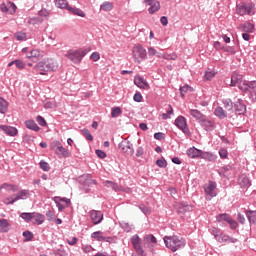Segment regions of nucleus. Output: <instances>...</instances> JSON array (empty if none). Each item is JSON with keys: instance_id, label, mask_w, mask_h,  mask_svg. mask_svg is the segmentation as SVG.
<instances>
[{"instance_id": "f257e3e1", "label": "nucleus", "mask_w": 256, "mask_h": 256, "mask_svg": "<svg viewBox=\"0 0 256 256\" xmlns=\"http://www.w3.org/2000/svg\"><path fill=\"white\" fill-rule=\"evenodd\" d=\"M59 69V63L53 58H44L34 65V71L39 75H47Z\"/></svg>"}, {"instance_id": "f03ea898", "label": "nucleus", "mask_w": 256, "mask_h": 256, "mask_svg": "<svg viewBox=\"0 0 256 256\" xmlns=\"http://www.w3.org/2000/svg\"><path fill=\"white\" fill-rule=\"evenodd\" d=\"M163 239L167 249H170L173 253L179 251V249L185 248V239L179 236H165Z\"/></svg>"}, {"instance_id": "7ed1b4c3", "label": "nucleus", "mask_w": 256, "mask_h": 256, "mask_svg": "<svg viewBox=\"0 0 256 256\" xmlns=\"http://www.w3.org/2000/svg\"><path fill=\"white\" fill-rule=\"evenodd\" d=\"M89 53V50L87 49H77V50H69L65 57L69 59L72 63H75V65H79L81 61H83V57Z\"/></svg>"}, {"instance_id": "20e7f679", "label": "nucleus", "mask_w": 256, "mask_h": 256, "mask_svg": "<svg viewBox=\"0 0 256 256\" xmlns=\"http://www.w3.org/2000/svg\"><path fill=\"white\" fill-rule=\"evenodd\" d=\"M133 57L135 63H141L147 59V50L141 44H136L133 48Z\"/></svg>"}, {"instance_id": "39448f33", "label": "nucleus", "mask_w": 256, "mask_h": 256, "mask_svg": "<svg viewBox=\"0 0 256 256\" xmlns=\"http://www.w3.org/2000/svg\"><path fill=\"white\" fill-rule=\"evenodd\" d=\"M130 241H131L132 246L134 247L137 255L147 256V254H145V250L143 249L142 240H141V237H139V235H137V234L133 235L130 238Z\"/></svg>"}, {"instance_id": "423d86ee", "label": "nucleus", "mask_w": 256, "mask_h": 256, "mask_svg": "<svg viewBox=\"0 0 256 256\" xmlns=\"http://www.w3.org/2000/svg\"><path fill=\"white\" fill-rule=\"evenodd\" d=\"M174 125H176L184 135H187V137L191 135V130H189V126H187V118L184 116H178L174 121Z\"/></svg>"}, {"instance_id": "0eeeda50", "label": "nucleus", "mask_w": 256, "mask_h": 256, "mask_svg": "<svg viewBox=\"0 0 256 256\" xmlns=\"http://www.w3.org/2000/svg\"><path fill=\"white\" fill-rule=\"evenodd\" d=\"M54 151L56 155L59 157V159H67L68 157H71V152L65 147H63V144H61L59 140L55 141Z\"/></svg>"}, {"instance_id": "6e6552de", "label": "nucleus", "mask_w": 256, "mask_h": 256, "mask_svg": "<svg viewBox=\"0 0 256 256\" xmlns=\"http://www.w3.org/2000/svg\"><path fill=\"white\" fill-rule=\"evenodd\" d=\"M119 149H121L122 153H127V155L133 156L135 155V149H133V143L123 140L118 144Z\"/></svg>"}, {"instance_id": "1a4fd4ad", "label": "nucleus", "mask_w": 256, "mask_h": 256, "mask_svg": "<svg viewBox=\"0 0 256 256\" xmlns=\"http://www.w3.org/2000/svg\"><path fill=\"white\" fill-rule=\"evenodd\" d=\"M217 182L210 181L208 186L204 188L205 194L207 195L206 199L211 201L213 197H217Z\"/></svg>"}, {"instance_id": "9d476101", "label": "nucleus", "mask_w": 256, "mask_h": 256, "mask_svg": "<svg viewBox=\"0 0 256 256\" xmlns=\"http://www.w3.org/2000/svg\"><path fill=\"white\" fill-rule=\"evenodd\" d=\"M234 110L236 115H245L247 113V105L243 99L238 98L237 101L234 102Z\"/></svg>"}, {"instance_id": "9b49d317", "label": "nucleus", "mask_w": 256, "mask_h": 256, "mask_svg": "<svg viewBox=\"0 0 256 256\" xmlns=\"http://www.w3.org/2000/svg\"><path fill=\"white\" fill-rule=\"evenodd\" d=\"M143 3L150 6L148 9L149 15H155L161 9V3L157 0H143Z\"/></svg>"}, {"instance_id": "f8f14e48", "label": "nucleus", "mask_w": 256, "mask_h": 256, "mask_svg": "<svg viewBox=\"0 0 256 256\" xmlns=\"http://www.w3.org/2000/svg\"><path fill=\"white\" fill-rule=\"evenodd\" d=\"M89 215L93 225H99L103 221V212L99 210H91Z\"/></svg>"}, {"instance_id": "ddd939ff", "label": "nucleus", "mask_w": 256, "mask_h": 256, "mask_svg": "<svg viewBox=\"0 0 256 256\" xmlns=\"http://www.w3.org/2000/svg\"><path fill=\"white\" fill-rule=\"evenodd\" d=\"M201 127L207 132H211L215 129V122L209 120L207 116L199 123Z\"/></svg>"}, {"instance_id": "4468645a", "label": "nucleus", "mask_w": 256, "mask_h": 256, "mask_svg": "<svg viewBox=\"0 0 256 256\" xmlns=\"http://www.w3.org/2000/svg\"><path fill=\"white\" fill-rule=\"evenodd\" d=\"M0 129L6 134L9 135L10 137H15L17 135L18 130L17 128L13 126H8V125H0Z\"/></svg>"}, {"instance_id": "2eb2a0df", "label": "nucleus", "mask_w": 256, "mask_h": 256, "mask_svg": "<svg viewBox=\"0 0 256 256\" xmlns=\"http://www.w3.org/2000/svg\"><path fill=\"white\" fill-rule=\"evenodd\" d=\"M27 59H31V61H37V59H41L43 54L39 49H32L30 52L26 54Z\"/></svg>"}, {"instance_id": "dca6fc26", "label": "nucleus", "mask_w": 256, "mask_h": 256, "mask_svg": "<svg viewBox=\"0 0 256 256\" xmlns=\"http://www.w3.org/2000/svg\"><path fill=\"white\" fill-rule=\"evenodd\" d=\"M134 83L140 89H150V86H149V83L147 82V80H145V78H143L141 76L135 78Z\"/></svg>"}, {"instance_id": "f3484780", "label": "nucleus", "mask_w": 256, "mask_h": 256, "mask_svg": "<svg viewBox=\"0 0 256 256\" xmlns=\"http://www.w3.org/2000/svg\"><path fill=\"white\" fill-rule=\"evenodd\" d=\"M201 152L202 150H199L193 146L189 148L186 153L190 159H199L201 158Z\"/></svg>"}, {"instance_id": "a211bd4d", "label": "nucleus", "mask_w": 256, "mask_h": 256, "mask_svg": "<svg viewBox=\"0 0 256 256\" xmlns=\"http://www.w3.org/2000/svg\"><path fill=\"white\" fill-rule=\"evenodd\" d=\"M25 126L30 131H35V133H39L41 131V128L39 127V125H37V122H35V120H26Z\"/></svg>"}, {"instance_id": "6ab92c4d", "label": "nucleus", "mask_w": 256, "mask_h": 256, "mask_svg": "<svg viewBox=\"0 0 256 256\" xmlns=\"http://www.w3.org/2000/svg\"><path fill=\"white\" fill-rule=\"evenodd\" d=\"M10 229L11 224H9V220L0 218V233H9Z\"/></svg>"}, {"instance_id": "aec40b11", "label": "nucleus", "mask_w": 256, "mask_h": 256, "mask_svg": "<svg viewBox=\"0 0 256 256\" xmlns=\"http://www.w3.org/2000/svg\"><path fill=\"white\" fill-rule=\"evenodd\" d=\"M253 9V6L251 4L242 5L238 8L239 15H251V10Z\"/></svg>"}, {"instance_id": "412c9836", "label": "nucleus", "mask_w": 256, "mask_h": 256, "mask_svg": "<svg viewBox=\"0 0 256 256\" xmlns=\"http://www.w3.org/2000/svg\"><path fill=\"white\" fill-rule=\"evenodd\" d=\"M239 185L241 189H249L251 187V180L245 175L240 176Z\"/></svg>"}, {"instance_id": "4be33fe9", "label": "nucleus", "mask_w": 256, "mask_h": 256, "mask_svg": "<svg viewBox=\"0 0 256 256\" xmlns=\"http://www.w3.org/2000/svg\"><path fill=\"white\" fill-rule=\"evenodd\" d=\"M250 225H256V210H245Z\"/></svg>"}, {"instance_id": "5701e85b", "label": "nucleus", "mask_w": 256, "mask_h": 256, "mask_svg": "<svg viewBox=\"0 0 256 256\" xmlns=\"http://www.w3.org/2000/svg\"><path fill=\"white\" fill-rule=\"evenodd\" d=\"M190 115L200 123L206 116L197 109H190Z\"/></svg>"}, {"instance_id": "b1692460", "label": "nucleus", "mask_w": 256, "mask_h": 256, "mask_svg": "<svg viewBox=\"0 0 256 256\" xmlns=\"http://www.w3.org/2000/svg\"><path fill=\"white\" fill-rule=\"evenodd\" d=\"M214 115H215V117H218V119H226L227 111H225V109H223V107L218 106L214 109Z\"/></svg>"}, {"instance_id": "393cba45", "label": "nucleus", "mask_w": 256, "mask_h": 256, "mask_svg": "<svg viewBox=\"0 0 256 256\" xmlns=\"http://www.w3.org/2000/svg\"><path fill=\"white\" fill-rule=\"evenodd\" d=\"M31 194L29 193V190H21L17 194H14L15 201H20V199L25 200L29 199V196Z\"/></svg>"}, {"instance_id": "a878e982", "label": "nucleus", "mask_w": 256, "mask_h": 256, "mask_svg": "<svg viewBox=\"0 0 256 256\" xmlns=\"http://www.w3.org/2000/svg\"><path fill=\"white\" fill-rule=\"evenodd\" d=\"M200 159H205V161H215L217 159V155H214L211 152H205L202 150L200 154Z\"/></svg>"}, {"instance_id": "bb28decb", "label": "nucleus", "mask_w": 256, "mask_h": 256, "mask_svg": "<svg viewBox=\"0 0 256 256\" xmlns=\"http://www.w3.org/2000/svg\"><path fill=\"white\" fill-rule=\"evenodd\" d=\"M33 220L34 225H43L45 223V215L34 212Z\"/></svg>"}, {"instance_id": "cd10ccee", "label": "nucleus", "mask_w": 256, "mask_h": 256, "mask_svg": "<svg viewBox=\"0 0 256 256\" xmlns=\"http://www.w3.org/2000/svg\"><path fill=\"white\" fill-rule=\"evenodd\" d=\"M210 233H211V235L214 236L216 241L221 243V239H223V234L221 233L220 229L213 227L212 229H210Z\"/></svg>"}, {"instance_id": "c85d7f7f", "label": "nucleus", "mask_w": 256, "mask_h": 256, "mask_svg": "<svg viewBox=\"0 0 256 256\" xmlns=\"http://www.w3.org/2000/svg\"><path fill=\"white\" fill-rule=\"evenodd\" d=\"M241 27L244 33H253L255 31V25H253L251 22H245L241 25Z\"/></svg>"}, {"instance_id": "c756f323", "label": "nucleus", "mask_w": 256, "mask_h": 256, "mask_svg": "<svg viewBox=\"0 0 256 256\" xmlns=\"http://www.w3.org/2000/svg\"><path fill=\"white\" fill-rule=\"evenodd\" d=\"M7 109H9V102H7L3 97H0V113L5 115L7 113Z\"/></svg>"}, {"instance_id": "7c9ffc66", "label": "nucleus", "mask_w": 256, "mask_h": 256, "mask_svg": "<svg viewBox=\"0 0 256 256\" xmlns=\"http://www.w3.org/2000/svg\"><path fill=\"white\" fill-rule=\"evenodd\" d=\"M241 78H239V76L237 74H232L231 79L229 80V78H227L226 84L229 83L230 87H237V84L239 83Z\"/></svg>"}, {"instance_id": "2f4dec72", "label": "nucleus", "mask_w": 256, "mask_h": 256, "mask_svg": "<svg viewBox=\"0 0 256 256\" xmlns=\"http://www.w3.org/2000/svg\"><path fill=\"white\" fill-rule=\"evenodd\" d=\"M67 10L69 11V13H72V15H77L78 17H85V12L77 7H68Z\"/></svg>"}, {"instance_id": "473e14b6", "label": "nucleus", "mask_w": 256, "mask_h": 256, "mask_svg": "<svg viewBox=\"0 0 256 256\" xmlns=\"http://www.w3.org/2000/svg\"><path fill=\"white\" fill-rule=\"evenodd\" d=\"M21 219L25 221V223H30L33 217H35L34 212H23L20 214Z\"/></svg>"}, {"instance_id": "72a5a7b5", "label": "nucleus", "mask_w": 256, "mask_h": 256, "mask_svg": "<svg viewBox=\"0 0 256 256\" xmlns=\"http://www.w3.org/2000/svg\"><path fill=\"white\" fill-rule=\"evenodd\" d=\"M43 23V18L41 17H29L27 20V25H41Z\"/></svg>"}, {"instance_id": "f704fd0d", "label": "nucleus", "mask_w": 256, "mask_h": 256, "mask_svg": "<svg viewBox=\"0 0 256 256\" xmlns=\"http://www.w3.org/2000/svg\"><path fill=\"white\" fill-rule=\"evenodd\" d=\"M54 3L58 9H67L69 7L67 0H55Z\"/></svg>"}, {"instance_id": "c9c22d12", "label": "nucleus", "mask_w": 256, "mask_h": 256, "mask_svg": "<svg viewBox=\"0 0 256 256\" xmlns=\"http://www.w3.org/2000/svg\"><path fill=\"white\" fill-rule=\"evenodd\" d=\"M222 103H223L224 107L227 109V111L233 112L235 103H233V101L231 99H229V98L224 99L222 101Z\"/></svg>"}, {"instance_id": "e433bc0d", "label": "nucleus", "mask_w": 256, "mask_h": 256, "mask_svg": "<svg viewBox=\"0 0 256 256\" xmlns=\"http://www.w3.org/2000/svg\"><path fill=\"white\" fill-rule=\"evenodd\" d=\"M230 219H231V216L227 213L219 214L216 217V221H218V223H223V221H226V223H229Z\"/></svg>"}, {"instance_id": "4c0bfd02", "label": "nucleus", "mask_w": 256, "mask_h": 256, "mask_svg": "<svg viewBox=\"0 0 256 256\" xmlns=\"http://www.w3.org/2000/svg\"><path fill=\"white\" fill-rule=\"evenodd\" d=\"M144 241H146V243H152V245H157V238L153 234H146Z\"/></svg>"}, {"instance_id": "58836bf2", "label": "nucleus", "mask_w": 256, "mask_h": 256, "mask_svg": "<svg viewBox=\"0 0 256 256\" xmlns=\"http://www.w3.org/2000/svg\"><path fill=\"white\" fill-rule=\"evenodd\" d=\"M101 11H112L113 10V3L106 1L100 5Z\"/></svg>"}, {"instance_id": "ea45409f", "label": "nucleus", "mask_w": 256, "mask_h": 256, "mask_svg": "<svg viewBox=\"0 0 256 256\" xmlns=\"http://www.w3.org/2000/svg\"><path fill=\"white\" fill-rule=\"evenodd\" d=\"M237 240L236 238H232L228 235H223L221 240H220V243H237Z\"/></svg>"}, {"instance_id": "a19ab883", "label": "nucleus", "mask_w": 256, "mask_h": 256, "mask_svg": "<svg viewBox=\"0 0 256 256\" xmlns=\"http://www.w3.org/2000/svg\"><path fill=\"white\" fill-rule=\"evenodd\" d=\"M120 227L121 229H123V231H126V233H131V231L133 230V225H130L127 222H121Z\"/></svg>"}, {"instance_id": "79ce46f5", "label": "nucleus", "mask_w": 256, "mask_h": 256, "mask_svg": "<svg viewBox=\"0 0 256 256\" xmlns=\"http://www.w3.org/2000/svg\"><path fill=\"white\" fill-rule=\"evenodd\" d=\"M14 37L17 39V41H27V33L25 32H16Z\"/></svg>"}, {"instance_id": "37998d69", "label": "nucleus", "mask_w": 256, "mask_h": 256, "mask_svg": "<svg viewBox=\"0 0 256 256\" xmlns=\"http://www.w3.org/2000/svg\"><path fill=\"white\" fill-rule=\"evenodd\" d=\"M104 185H105V187H111V189H113L114 191L119 190V185L116 184L115 182L106 180V181H104Z\"/></svg>"}, {"instance_id": "c03bdc74", "label": "nucleus", "mask_w": 256, "mask_h": 256, "mask_svg": "<svg viewBox=\"0 0 256 256\" xmlns=\"http://www.w3.org/2000/svg\"><path fill=\"white\" fill-rule=\"evenodd\" d=\"M216 73L213 70H207L204 74V81H211L215 77Z\"/></svg>"}, {"instance_id": "a18cd8bd", "label": "nucleus", "mask_w": 256, "mask_h": 256, "mask_svg": "<svg viewBox=\"0 0 256 256\" xmlns=\"http://www.w3.org/2000/svg\"><path fill=\"white\" fill-rule=\"evenodd\" d=\"M92 239H96V241H103V232L96 231L91 234Z\"/></svg>"}, {"instance_id": "49530a36", "label": "nucleus", "mask_w": 256, "mask_h": 256, "mask_svg": "<svg viewBox=\"0 0 256 256\" xmlns=\"http://www.w3.org/2000/svg\"><path fill=\"white\" fill-rule=\"evenodd\" d=\"M121 113H122L121 108L113 107L111 110V117L117 118V117H119V115H121Z\"/></svg>"}, {"instance_id": "de8ad7c7", "label": "nucleus", "mask_w": 256, "mask_h": 256, "mask_svg": "<svg viewBox=\"0 0 256 256\" xmlns=\"http://www.w3.org/2000/svg\"><path fill=\"white\" fill-rule=\"evenodd\" d=\"M39 165L42 171H51V166L49 165V163L45 162L44 160H41Z\"/></svg>"}, {"instance_id": "09e8293b", "label": "nucleus", "mask_w": 256, "mask_h": 256, "mask_svg": "<svg viewBox=\"0 0 256 256\" xmlns=\"http://www.w3.org/2000/svg\"><path fill=\"white\" fill-rule=\"evenodd\" d=\"M46 217L48 221H53L55 219V210L48 209L46 211Z\"/></svg>"}, {"instance_id": "8fccbe9b", "label": "nucleus", "mask_w": 256, "mask_h": 256, "mask_svg": "<svg viewBox=\"0 0 256 256\" xmlns=\"http://www.w3.org/2000/svg\"><path fill=\"white\" fill-rule=\"evenodd\" d=\"M51 15V12L45 8H42L40 11H38V17H49Z\"/></svg>"}, {"instance_id": "3c124183", "label": "nucleus", "mask_w": 256, "mask_h": 256, "mask_svg": "<svg viewBox=\"0 0 256 256\" xmlns=\"http://www.w3.org/2000/svg\"><path fill=\"white\" fill-rule=\"evenodd\" d=\"M156 165H157V167H160L161 169H165V167H167V160H165V158L158 159L156 161Z\"/></svg>"}, {"instance_id": "603ef678", "label": "nucleus", "mask_w": 256, "mask_h": 256, "mask_svg": "<svg viewBox=\"0 0 256 256\" xmlns=\"http://www.w3.org/2000/svg\"><path fill=\"white\" fill-rule=\"evenodd\" d=\"M82 134L84 135L85 139H87V141H93V135H91V132H89L88 129H82Z\"/></svg>"}, {"instance_id": "864d4df0", "label": "nucleus", "mask_w": 256, "mask_h": 256, "mask_svg": "<svg viewBox=\"0 0 256 256\" xmlns=\"http://www.w3.org/2000/svg\"><path fill=\"white\" fill-rule=\"evenodd\" d=\"M36 121L38 125H40V127H47V121L45 120V118H43V116H37Z\"/></svg>"}, {"instance_id": "5fc2aeb1", "label": "nucleus", "mask_w": 256, "mask_h": 256, "mask_svg": "<svg viewBox=\"0 0 256 256\" xmlns=\"http://www.w3.org/2000/svg\"><path fill=\"white\" fill-rule=\"evenodd\" d=\"M218 153L221 159H227L229 156V152L225 148H221Z\"/></svg>"}, {"instance_id": "6e6d98bb", "label": "nucleus", "mask_w": 256, "mask_h": 256, "mask_svg": "<svg viewBox=\"0 0 256 256\" xmlns=\"http://www.w3.org/2000/svg\"><path fill=\"white\" fill-rule=\"evenodd\" d=\"M23 237L25 238L24 241H31L33 239V233L31 231H24L23 232Z\"/></svg>"}, {"instance_id": "4d7b16f0", "label": "nucleus", "mask_w": 256, "mask_h": 256, "mask_svg": "<svg viewBox=\"0 0 256 256\" xmlns=\"http://www.w3.org/2000/svg\"><path fill=\"white\" fill-rule=\"evenodd\" d=\"M17 202V200H15V194L4 199V203L5 205H13V203Z\"/></svg>"}, {"instance_id": "13d9d810", "label": "nucleus", "mask_w": 256, "mask_h": 256, "mask_svg": "<svg viewBox=\"0 0 256 256\" xmlns=\"http://www.w3.org/2000/svg\"><path fill=\"white\" fill-rule=\"evenodd\" d=\"M14 63L16 65L17 69H25V62H23V60L16 59V60H14Z\"/></svg>"}, {"instance_id": "bf43d9fd", "label": "nucleus", "mask_w": 256, "mask_h": 256, "mask_svg": "<svg viewBox=\"0 0 256 256\" xmlns=\"http://www.w3.org/2000/svg\"><path fill=\"white\" fill-rule=\"evenodd\" d=\"M57 199H59V197H54L53 201H55L56 207H58V211L61 213L65 209V206L63 204L59 203L57 201Z\"/></svg>"}, {"instance_id": "052dcab7", "label": "nucleus", "mask_w": 256, "mask_h": 256, "mask_svg": "<svg viewBox=\"0 0 256 256\" xmlns=\"http://www.w3.org/2000/svg\"><path fill=\"white\" fill-rule=\"evenodd\" d=\"M239 89L241 91H244V92H247V91H250L249 90V84L247 81L243 82L242 84L239 85Z\"/></svg>"}, {"instance_id": "680f3d73", "label": "nucleus", "mask_w": 256, "mask_h": 256, "mask_svg": "<svg viewBox=\"0 0 256 256\" xmlns=\"http://www.w3.org/2000/svg\"><path fill=\"white\" fill-rule=\"evenodd\" d=\"M154 139H156L157 141H162V139H165V133H163V132H156L154 134Z\"/></svg>"}, {"instance_id": "e2e57ef3", "label": "nucleus", "mask_w": 256, "mask_h": 256, "mask_svg": "<svg viewBox=\"0 0 256 256\" xmlns=\"http://www.w3.org/2000/svg\"><path fill=\"white\" fill-rule=\"evenodd\" d=\"M139 209L142 211V213H144V215H149V213H151V210H149V207L143 204L139 206Z\"/></svg>"}, {"instance_id": "0e129e2a", "label": "nucleus", "mask_w": 256, "mask_h": 256, "mask_svg": "<svg viewBox=\"0 0 256 256\" xmlns=\"http://www.w3.org/2000/svg\"><path fill=\"white\" fill-rule=\"evenodd\" d=\"M144 153H145V149L142 146H139L136 149V157H143Z\"/></svg>"}, {"instance_id": "69168bd1", "label": "nucleus", "mask_w": 256, "mask_h": 256, "mask_svg": "<svg viewBox=\"0 0 256 256\" xmlns=\"http://www.w3.org/2000/svg\"><path fill=\"white\" fill-rule=\"evenodd\" d=\"M231 229H237L239 227V224L237 221L233 220V218H230V221H228Z\"/></svg>"}, {"instance_id": "338daca9", "label": "nucleus", "mask_w": 256, "mask_h": 256, "mask_svg": "<svg viewBox=\"0 0 256 256\" xmlns=\"http://www.w3.org/2000/svg\"><path fill=\"white\" fill-rule=\"evenodd\" d=\"M90 59H92V61H99V59H101V55L99 52H93L90 56Z\"/></svg>"}, {"instance_id": "774afa93", "label": "nucleus", "mask_w": 256, "mask_h": 256, "mask_svg": "<svg viewBox=\"0 0 256 256\" xmlns=\"http://www.w3.org/2000/svg\"><path fill=\"white\" fill-rule=\"evenodd\" d=\"M82 250L84 251V253H91V251H93L94 249L91 245H83Z\"/></svg>"}]
</instances>
